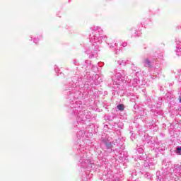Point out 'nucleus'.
I'll return each mask as SVG.
<instances>
[{"label": "nucleus", "instance_id": "2", "mask_svg": "<svg viewBox=\"0 0 181 181\" xmlns=\"http://www.w3.org/2000/svg\"><path fill=\"white\" fill-rule=\"evenodd\" d=\"M177 153H178L179 155H181V147H177Z\"/></svg>", "mask_w": 181, "mask_h": 181}, {"label": "nucleus", "instance_id": "1", "mask_svg": "<svg viewBox=\"0 0 181 181\" xmlns=\"http://www.w3.org/2000/svg\"><path fill=\"white\" fill-rule=\"evenodd\" d=\"M117 109L119 110V111H124V110H125V106L124 105V104H119L117 105Z\"/></svg>", "mask_w": 181, "mask_h": 181}, {"label": "nucleus", "instance_id": "3", "mask_svg": "<svg viewBox=\"0 0 181 181\" xmlns=\"http://www.w3.org/2000/svg\"><path fill=\"white\" fill-rule=\"evenodd\" d=\"M145 62L148 66H151V61H149V59H146Z\"/></svg>", "mask_w": 181, "mask_h": 181}]
</instances>
